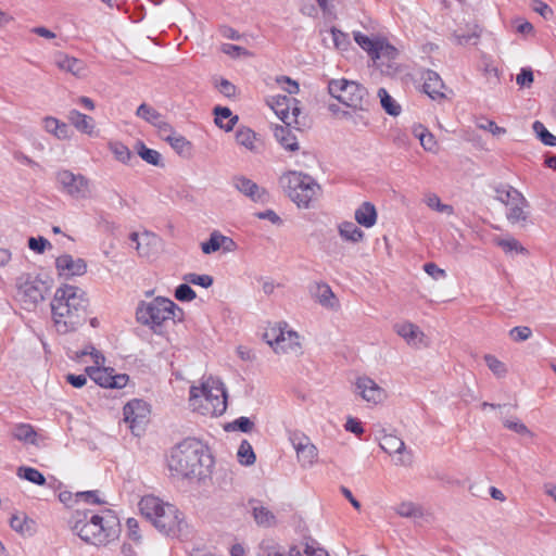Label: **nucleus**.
I'll use <instances>...</instances> for the list:
<instances>
[{"mask_svg": "<svg viewBox=\"0 0 556 556\" xmlns=\"http://www.w3.org/2000/svg\"><path fill=\"white\" fill-rule=\"evenodd\" d=\"M86 292L76 286L64 285L56 289L51 301V313L59 333L75 331L87 318Z\"/></svg>", "mask_w": 556, "mask_h": 556, "instance_id": "1", "label": "nucleus"}, {"mask_svg": "<svg viewBox=\"0 0 556 556\" xmlns=\"http://www.w3.org/2000/svg\"><path fill=\"white\" fill-rule=\"evenodd\" d=\"M71 530L84 542L93 545H105L115 540L119 534V521L117 517L110 516L104 519L99 515H91L88 511H75L70 521Z\"/></svg>", "mask_w": 556, "mask_h": 556, "instance_id": "2", "label": "nucleus"}, {"mask_svg": "<svg viewBox=\"0 0 556 556\" xmlns=\"http://www.w3.org/2000/svg\"><path fill=\"white\" fill-rule=\"evenodd\" d=\"M184 311L172 300L157 296L150 302L141 301L136 309V319L148 326L154 333L161 334L163 324L169 319L181 321Z\"/></svg>", "mask_w": 556, "mask_h": 556, "instance_id": "3", "label": "nucleus"}, {"mask_svg": "<svg viewBox=\"0 0 556 556\" xmlns=\"http://www.w3.org/2000/svg\"><path fill=\"white\" fill-rule=\"evenodd\" d=\"M212 459L202 448L191 444H181L172 451L168 459L170 471L182 477H200L204 475L203 467H208Z\"/></svg>", "mask_w": 556, "mask_h": 556, "instance_id": "4", "label": "nucleus"}, {"mask_svg": "<svg viewBox=\"0 0 556 556\" xmlns=\"http://www.w3.org/2000/svg\"><path fill=\"white\" fill-rule=\"evenodd\" d=\"M279 182L288 197L299 206L308 207L320 189L313 177L299 172L283 174Z\"/></svg>", "mask_w": 556, "mask_h": 556, "instance_id": "5", "label": "nucleus"}, {"mask_svg": "<svg viewBox=\"0 0 556 556\" xmlns=\"http://www.w3.org/2000/svg\"><path fill=\"white\" fill-rule=\"evenodd\" d=\"M329 93L342 104L355 110L366 112L370 105L367 89L361 84L342 79H332L328 84Z\"/></svg>", "mask_w": 556, "mask_h": 556, "instance_id": "6", "label": "nucleus"}, {"mask_svg": "<svg viewBox=\"0 0 556 556\" xmlns=\"http://www.w3.org/2000/svg\"><path fill=\"white\" fill-rule=\"evenodd\" d=\"M203 397L206 402L204 409L206 414L219 416L227 408V392L224 383L218 379L210 378L201 387H191L190 402L192 406L197 405V400Z\"/></svg>", "mask_w": 556, "mask_h": 556, "instance_id": "7", "label": "nucleus"}, {"mask_svg": "<svg viewBox=\"0 0 556 556\" xmlns=\"http://www.w3.org/2000/svg\"><path fill=\"white\" fill-rule=\"evenodd\" d=\"M50 288L49 282L38 275L22 274L16 278V296L27 311L36 308L49 294Z\"/></svg>", "mask_w": 556, "mask_h": 556, "instance_id": "8", "label": "nucleus"}, {"mask_svg": "<svg viewBox=\"0 0 556 556\" xmlns=\"http://www.w3.org/2000/svg\"><path fill=\"white\" fill-rule=\"evenodd\" d=\"M59 190L75 200L92 198V184L89 178L70 169H60L55 174Z\"/></svg>", "mask_w": 556, "mask_h": 556, "instance_id": "9", "label": "nucleus"}, {"mask_svg": "<svg viewBox=\"0 0 556 556\" xmlns=\"http://www.w3.org/2000/svg\"><path fill=\"white\" fill-rule=\"evenodd\" d=\"M123 414L124 420L129 424L131 432L139 435L150 414L149 404L143 400L134 399L124 406Z\"/></svg>", "mask_w": 556, "mask_h": 556, "instance_id": "10", "label": "nucleus"}, {"mask_svg": "<svg viewBox=\"0 0 556 556\" xmlns=\"http://www.w3.org/2000/svg\"><path fill=\"white\" fill-rule=\"evenodd\" d=\"M397 55L396 48L382 39L370 56L382 74L392 75L397 71Z\"/></svg>", "mask_w": 556, "mask_h": 556, "instance_id": "11", "label": "nucleus"}, {"mask_svg": "<svg viewBox=\"0 0 556 556\" xmlns=\"http://www.w3.org/2000/svg\"><path fill=\"white\" fill-rule=\"evenodd\" d=\"M180 515V511L174 505L166 504L152 523L160 532L175 536L181 531L182 518Z\"/></svg>", "mask_w": 556, "mask_h": 556, "instance_id": "12", "label": "nucleus"}, {"mask_svg": "<svg viewBox=\"0 0 556 556\" xmlns=\"http://www.w3.org/2000/svg\"><path fill=\"white\" fill-rule=\"evenodd\" d=\"M232 186L236 190L255 203L265 204L269 202V193L267 190L245 176H233Z\"/></svg>", "mask_w": 556, "mask_h": 556, "instance_id": "13", "label": "nucleus"}, {"mask_svg": "<svg viewBox=\"0 0 556 556\" xmlns=\"http://www.w3.org/2000/svg\"><path fill=\"white\" fill-rule=\"evenodd\" d=\"M379 445L388 454L397 455L395 465L409 466L413 463V453L406 450L405 443L396 435H383Z\"/></svg>", "mask_w": 556, "mask_h": 556, "instance_id": "14", "label": "nucleus"}, {"mask_svg": "<svg viewBox=\"0 0 556 556\" xmlns=\"http://www.w3.org/2000/svg\"><path fill=\"white\" fill-rule=\"evenodd\" d=\"M290 440L302 466L312 465L317 457V448L311 443V440L301 433L292 434Z\"/></svg>", "mask_w": 556, "mask_h": 556, "instance_id": "15", "label": "nucleus"}, {"mask_svg": "<svg viewBox=\"0 0 556 556\" xmlns=\"http://www.w3.org/2000/svg\"><path fill=\"white\" fill-rule=\"evenodd\" d=\"M55 267L60 276L66 278L73 276H81L87 270V264L83 258H73L70 254H63L55 261Z\"/></svg>", "mask_w": 556, "mask_h": 556, "instance_id": "16", "label": "nucleus"}, {"mask_svg": "<svg viewBox=\"0 0 556 556\" xmlns=\"http://www.w3.org/2000/svg\"><path fill=\"white\" fill-rule=\"evenodd\" d=\"M355 387L356 392L367 402L377 404L384 397V390L368 377L358 378Z\"/></svg>", "mask_w": 556, "mask_h": 556, "instance_id": "17", "label": "nucleus"}, {"mask_svg": "<svg viewBox=\"0 0 556 556\" xmlns=\"http://www.w3.org/2000/svg\"><path fill=\"white\" fill-rule=\"evenodd\" d=\"M422 79H424V86H422L424 91L432 100L441 101L446 98L445 93L442 91L445 88V85L437 72L427 70L422 74Z\"/></svg>", "mask_w": 556, "mask_h": 556, "instance_id": "18", "label": "nucleus"}, {"mask_svg": "<svg viewBox=\"0 0 556 556\" xmlns=\"http://www.w3.org/2000/svg\"><path fill=\"white\" fill-rule=\"evenodd\" d=\"M275 114L288 126H291L290 109L294 98L285 94H278L267 101Z\"/></svg>", "mask_w": 556, "mask_h": 556, "instance_id": "19", "label": "nucleus"}, {"mask_svg": "<svg viewBox=\"0 0 556 556\" xmlns=\"http://www.w3.org/2000/svg\"><path fill=\"white\" fill-rule=\"evenodd\" d=\"M167 503H163L159 497L153 495L143 496L139 502L141 515L153 522L160 516Z\"/></svg>", "mask_w": 556, "mask_h": 556, "instance_id": "20", "label": "nucleus"}, {"mask_svg": "<svg viewBox=\"0 0 556 556\" xmlns=\"http://www.w3.org/2000/svg\"><path fill=\"white\" fill-rule=\"evenodd\" d=\"M55 65L67 73L76 77H83L85 75V63L76 58L68 56L63 53H59L55 58Z\"/></svg>", "mask_w": 556, "mask_h": 556, "instance_id": "21", "label": "nucleus"}, {"mask_svg": "<svg viewBox=\"0 0 556 556\" xmlns=\"http://www.w3.org/2000/svg\"><path fill=\"white\" fill-rule=\"evenodd\" d=\"M274 136L276 140L288 151L294 152L299 150V142L295 135L290 129V126L285 124L276 125L274 128Z\"/></svg>", "mask_w": 556, "mask_h": 556, "instance_id": "22", "label": "nucleus"}, {"mask_svg": "<svg viewBox=\"0 0 556 556\" xmlns=\"http://www.w3.org/2000/svg\"><path fill=\"white\" fill-rule=\"evenodd\" d=\"M215 124L225 131H231L239 121L238 115H233L227 106L217 105L213 110Z\"/></svg>", "mask_w": 556, "mask_h": 556, "instance_id": "23", "label": "nucleus"}, {"mask_svg": "<svg viewBox=\"0 0 556 556\" xmlns=\"http://www.w3.org/2000/svg\"><path fill=\"white\" fill-rule=\"evenodd\" d=\"M355 220L363 227L370 228L377 222V211L372 203L363 202L355 211Z\"/></svg>", "mask_w": 556, "mask_h": 556, "instance_id": "24", "label": "nucleus"}, {"mask_svg": "<svg viewBox=\"0 0 556 556\" xmlns=\"http://www.w3.org/2000/svg\"><path fill=\"white\" fill-rule=\"evenodd\" d=\"M236 141L239 146L244 147L251 152H256L257 135L254 130L247 126H239L235 134Z\"/></svg>", "mask_w": 556, "mask_h": 556, "instance_id": "25", "label": "nucleus"}, {"mask_svg": "<svg viewBox=\"0 0 556 556\" xmlns=\"http://www.w3.org/2000/svg\"><path fill=\"white\" fill-rule=\"evenodd\" d=\"M67 118L71 122V124L74 125L75 128L79 131L87 135L92 134L94 124L93 119L90 116L85 115L77 110H72L68 112Z\"/></svg>", "mask_w": 556, "mask_h": 556, "instance_id": "26", "label": "nucleus"}, {"mask_svg": "<svg viewBox=\"0 0 556 556\" xmlns=\"http://www.w3.org/2000/svg\"><path fill=\"white\" fill-rule=\"evenodd\" d=\"M86 372L96 384L103 388H111V380L114 372L113 368L89 366L86 368Z\"/></svg>", "mask_w": 556, "mask_h": 556, "instance_id": "27", "label": "nucleus"}, {"mask_svg": "<svg viewBox=\"0 0 556 556\" xmlns=\"http://www.w3.org/2000/svg\"><path fill=\"white\" fill-rule=\"evenodd\" d=\"M395 332L405 339L408 344L415 345L417 341L424 336L419 327L412 323L396 324L394 326Z\"/></svg>", "mask_w": 556, "mask_h": 556, "instance_id": "28", "label": "nucleus"}, {"mask_svg": "<svg viewBox=\"0 0 556 556\" xmlns=\"http://www.w3.org/2000/svg\"><path fill=\"white\" fill-rule=\"evenodd\" d=\"M12 435L14 437V439L21 442L30 443L36 446L39 445L37 441L38 434L35 431L34 427L28 424L16 425L13 428Z\"/></svg>", "mask_w": 556, "mask_h": 556, "instance_id": "29", "label": "nucleus"}, {"mask_svg": "<svg viewBox=\"0 0 556 556\" xmlns=\"http://www.w3.org/2000/svg\"><path fill=\"white\" fill-rule=\"evenodd\" d=\"M496 199L503 204L509 206L516 201H525L521 192L508 185H501L495 188Z\"/></svg>", "mask_w": 556, "mask_h": 556, "instance_id": "30", "label": "nucleus"}, {"mask_svg": "<svg viewBox=\"0 0 556 556\" xmlns=\"http://www.w3.org/2000/svg\"><path fill=\"white\" fill-rule=\"evenodd\" d=\"M224 243H229V245H235L232 239L223 236L218 231H213L210 236V239L201 244L202 252L204 254H211L220 249Z\"/></svg>", "mask_w": 556, "mask_h": 556, "instance_id": "31", "label": "nucleus"}, {"mask_svg": "<svg viewBox=\"0 0 556 556\" xmlns=\"http://www.w3.org/2000/svg\"><path fill=\"white\" fill-rule=\"evenodd\" d=\"M339 233L344 240L353 243L363 241L365 237L364 231L352 222L341 223L339 225Z\"/></svg>", "mask_w": 556, "mask_h": 556, "instance_id": "32", "label": "nucleus"}, {"mask_svg": "<svg viewBox=\"0 0 556 556\" xmlns=\"http://www.w3.org/2000/svg\"><path fill=\"white\" fill-rule=\"evenodd\" d=\"M264 339L274 349L276 353L286 351V348L281 343L286 342V333L281 327L271 328L269 331L264 333Z\"/></svg>", "mask_w": 556, "mask_h": 556, "instance_id": "33", "label": "nucleus"}, {"mask_svg": "<svg viewBox=\"0 0 556 556\" xmlns=\"http://www.w3.org/2000/svg\"><path fill=\"white\" fill-rule=\"evenodd\" d=\"M528 205L529 204L526 199H525V201H516L513 204H510L509 212L506 214L508 222L510 224H518L521 222H527L528 213L523 208Z\"/></svg>", "mask_w": 556, "mask_h": 556, "instance_id": "34", "label": "nucleus"}, {"mask_svg": "<svg viewBox=\"0 0 556 556\" xmlns=\"http://www.w3.org/2000/svg\"><path fill=\"white\" fill-rule=\"evenodd\" d=\"M136 115L154 127L163 121L161 113L147 103H142L138 106Z\"/></svg>", "mask_w": 556, "mask_h": 556, "instance_id": "35", "label": "nucleus"}, {"mask_svg": "<svg viewBox=\"0 0 556 556\" xmlns=\"http://www.w3.org/2000/svg\"><path fill=\"white\" fill-rule=\"evenodd\" d=\"M378 97L382 109L391 116H397L401 113V105L389 94L384 88L378 90Z\"/></svg>", "mask_w": 556, "mask_h": 556, "instance_id": "36", "label": "nucleus"}, {"mask_svg": "<svg viewBox=\"0 0 556 556\" xmlns=\"http://www.w3.org/2000/svg\"><path fill=\"white\" fill-rule=\"evenodd\" d=\"M16 473H17V477H20L21 479H25L34 484H37V485L46 484V477L36 468L21 466L17 468Z\"/></svg>", "mask_w": 556, "mask_h": 556, "instance_id": "37", "label": "nucleus"}, {"mask_svg": "<svg viewBox=\"0 0 556 556\" xmlns=\"http://www.w3.org/2000/svg\"><path fill=\"white\" fill-rule=\"evenodd\" d=\"M137 152L147 163L154 166H163L161 154L156 150L148 148L143 142L139 141L137 143Z\"/></svg>", "mask_w": 556, "mask_h": 556, "instance_id": "38", "label": "nucleus"}, {"mask_svg": "<svg viewBox=\"0 0 556 556\" xmlns=\"http://www.w3.org/2000/svg\"><path fill=\"white\" fill-rule=\"evenodd\" d=\"M167 142L179 155H190L192 144L189 140L186 139V137L176 134L173 138H167Z\"/></svg>", "mask_w": 556, "mask_h": 556, "instance_id": "39", "label": "nucleus"}, {"mask_svg": "<svg viewBox=\"0 0 556 556\" xmlns=\"http://www.w3.org/2000/svg\"><path fill=\"white\" fill-rule=\"evenodd\" d=\"M495 243L507 254L511 252L528 254V250L515 238H496Z\"/></svg>", "mask_w": 556, "mask_h": 556, "instance_id": "40", "label": "nucleus"}, {"mask_svg": "<svg viewBox=\"0 0 556 556\" xmlns=\"http://www.w3.org/2000/svg\"><path fill=\"white\" fill-rule=\"evenodd\" d=\"M395 511L397 515L405 518H420L424 515L421 507L412 502L399 504Z\"/></svg>", "mask_w": 556, "mask_h": 556, "instance_id": "41", "label": "nucleus"}, {"mask_svg": "<svg viewBox=\"0 0 556 556\" xmlns=\"http://www.w3.org/2000/svg\"><path fill=\"white\" fill-rule=\"evenodd\" d=\"M237 456H238L239 463L244 466L253 465L256 459L254 451H253L251 444L247 440H243L241 442V444L238 448Z\"/></svg>", "mask_w": 556, "mask_h": 556, "instance_id": "42", "label": "nucleus"}, {"mask_svg": "<svg viewBox=\"0 0 556 556\" xmlns=\"http://www.w3.org/2000/svg\"><path fill=\"white\" fill-rule=\"evenodd\" d=\"M532 129L545 146L556 147V136L551 134L543 123L535 121L532 125Z\"/></svg>", "mask_w": 556, "mask_h": 556, "instance_id": "43", "label": "nucleus"}, {"mask_svg": "<svg viewBox=\"0 0 556 556\" xmlns=\"http://www.w3.org/2000/svg\"><path fill=\"white\" fill-rule=\"evenodd\" d=\"M354 40L362 49H364L365 51L368 52L369 55H371L382 39H370L368 36L363 35L359 31H355Z\"/></svg>", "mask_w": 556, "mask_h": 556, "instance_id": "44", "label": "nucleus"}, {"mask_svg": "<svg viewBox=\"0 0 556 556\" xmlns=\"http://www.w3.org/2000/svg\"><path fill=\"white\" fill-rule=\"evenodd\" d=\"M110 150L115 159L124 164H127L132 157L130 150L122 142H111Z\"/></svg>", "mask_w": 556, "mask_h": 556, "instance_id": "45", "label": "nucleus"}, {"mask_svg": "<svg viewBox=\"0 0 556 556\" xmlns=\"http://www.w3.org/2000/svg\"><path fill=\"white\" fill-rule=\"evenodd\" d=\"M316 296L318 298V301L323 306L333 307L332 300L334 299V294L327 283L317 285Z\"/></svg>", "mask_w": 556, "mask_h": 556, "instance_id": "46", "label": "nucleus"}, {"mask_svg": "<svg viewBox=\"0 0 556 556\" xmlns=\"http://www.w3.org/2000/svg\"><path fill=\"white\" fill-rule=\"evenodd\" d=\"M182 279L188 282L195 286H200L202 288H210L213 286L214 279L210 275H198L194 273L186 274Z\"/></svg>", "mask_w": 556, "mask_h": 556, "instance_id": "47", "label": "nucleus"}, {"mask_svg": "<svg viewBox=\"0 0 556 556\" xmlns=\"http://www.w3.org/2000/svg\"><path fill=\"white\" fill-rule=\"evenodd\" d=\"M254 428V422L249 418L241 416L226 426V430H236L243 433L251 432Z\"/></svg>", "mask_w": 556, "mask_h": 556, "instance_id": "48", "label": "nucleus"}, {"mask_svg": "<svg viewBox=\"0 0 556 556\" xmlns=\"http://www.w3.org/2000/svg\"><path fill=\"white\" fill-rule=\"evenodd\" d=\"M253 516L260 526H270L275 519V516L263 506L253 507Z\"/></svg>", "mask_w": 556, "mask_h": 556, "instance_id": "49", "label": "nucleus"}, {"mask_svg": "<svg viewBox=\"0 0 556 556\" xmlns=\"http://www.w3.org/2000/svg\"><path fill=\"white\" fill-rule=\"evenodd\" d=\"M484 361L489 367V369L496 375L497 377H503L507 372L506 366L503 362L497 359L495 356L491 354H486L484 356Z\"/></svg>", "mask_w": 556, "mask_h": 556, "instance_id": "50", "label": "nucleus"}, {"mask_svg": "<svg viewBox=\"0 0 556 556\" xmlns=\"http://www.w3.org/2000/svg\"><path fill=\"white\" fill-rule=\"evenodd\" d=\"M197 296L194 290L189 286L188 282L179 285L175 289V298L180 302H190Z\"/></svg>", "mask_w": 556, "mask_h": 556, "instance_id": "51", "label": "nucleus"}, {"mask_svg": "<svg viewBox=\"0 0 556 556\" xmlns=\"http://www.w3.org/2000/svg\"><path fill=\"white\" fill-rule=\"evenodd\" d=\"M533 81V71L530 67H522L516 77V83L521 88H530Z\"/></svg>", "mask_w": 556, "mask_h": 556, "instance_id": "52", "label": "nucleus"}, {"mask_svg": "<svg viewBox=\"0 0 556 556\" xmlns=\"http://www.w3.org/2000/svg\"><path fill=\"white\" fill-rule=\"evenodd\" d=\"M503 425L505 428L518 433V434H529L532 435V432L528 429V427L521 422L519 419H503Z\"/></svg>", "mask_w": 556, "mask_h": 556, "instance_id": "53", "label": "nucleus"}, {"mask_svg": "<svg viewBox=\"0 0 556 556\" xmlns=\"http://www.w3.org/2000/svg\"><path fill=\"white\" fill-rule=\"evenodd\" d=\"M28 521L30 520L26 515L23 517L13 515L10 519V527L18 533H25L29 531Z\"/></svg>", "mask_w": 556, "mask_h": 556, "instance_id": "54", "label": "nucleus"}, {"mask_svg": "<svg viewBox=\"0 0 556 556\" xmlns=\"http://www.w3.org/2000/svg\"><path fill=\"white\" fill-rule=\"evenodd\" d=\"M426 203L429 207L437 210L438 212H441V213L451 214L453 212V207L451 205L441 203L440 198L435 194H430L427 198Z\"/></svg>", "mask_w": 556, "mask_h": 556, "instance_id": "55", "label": "nucleus"}, {"mask_svg": "<svg viewBox=\"0 0 556 556\" xmlns=\"http://www.w3.org/2000/svg\"><path fill=\"white\" fill-rule=\"evenodd\" d=\"M342 117L350 119L354 125H363L367 126L369 124L368 119L365 117L362 111H342Z\"/></svg>", "mask_w": 556, "mask_h": 556, "instance_id": "56", "label": "nucleus"}, {"mask_svg": "<svg viewBox=\"0 0 556 556\" xmlns=\"http://www.w3.org/2000/svg\"><path fill=\"white\" fill-rule=\"evenodd\" d=\"M86 355H91L97 365L103 364L105 361L104 356L98 350H96L92 345H89L86 349L76 352L77 359H80Z\"/></svg>", "mask_w": 556, "mask_h": 556, "instance_id": "57", "label": "nucleus"}, {"mask_svg": "<svg viewBox=\"0 0 556 556\" xmlns=\"http://www.w3.org/2000/svg\"><path fill=\"white\" fill-rule=\"evenodd\" d=\"M532 334V331L527 326H517L510 329L509 336L514 341H525L529 339Z\"/></svg>", "mask_w": 556, "mask_h": 556, "instance_id": "58", "label": "nucleus"}, {"mask_svg": "<svg viewBox=\"0 0 556 556\" xmlns=\"http://www.w3.org/2000/svg\"><path fill=\"white\" fill-rule=\"evenodd\" d=\"M47 247H51V243L43 237L28 239V248L37 253H43Z\"/></svg>", "mask_w": 556, "mask_h": 556, "instance_id": "59", "label": "nucleus"}, {"mask_svg": "<svg viewBox=\"0 0 556 556\" xmlns=\"http://www.w3.org/2000/svg\"><path fill=\"white\" fill-rule=\"evenodd\" d=\"M286 342L281 343L286 348L285 352L296 351L300 348L299 334L293 330L285 331Z\"/></svg>", "mask_w": 556, "mask_h": 556, "instance_id": "60", "label": "nucleus"}, {"mask_svg": "<svg viewBox=\"0 0 556 556\" xmlns=\"http://www.w3.org/2000/svg\"><path fill=\"white\" fill-rule=\"evenodd\" d=\"M531 8L545 20L551 18L553 15L552 9L542 0H532Z\"/></svg>", "mask_w": 556, "mask_h": 556, "instance_id": "61", "label": "nucleus"}, {"mask_svg": "<svg viewBox=\"0 0 556 556\" xmlns=\"http://www.w3.org/2000/svg\"><path fill=\"white\" fill-rule=\"evenodd\" d=\"M332 39L336 48L344 50L349 42L348 35L337 28L331 29Z\"/></svg>", "mask_w": 556, "mask_h": 556, "instance_id": "62", "label": "nucleus"}, {"mask_svg": "<svg viewBox=\"0 0 556 556\" xmlns=\"http://www.w3.org/2000/svg\"><path fill=\"white\" fill-rule=\"evenodd\" d=\"M216 88L227 98H232L236 94V86L225 78L220 79Z\"/></svg>", "mask_w": 556, "mask_h": 556, "instance_id": "63", "label": "nucleus"}, {"mask_svg": "<svg viewBox=\"0 0 556 556\" xmlns=\"http://www.w3.org/2000/svg\"><path fill=\"white\" fill-rule=\"evenodd\" d=\"M424 269H425V271L429 276H431L435 280H439V279L444 278L446 276L445 270L440 268V267H438V265L432 263V262L426 263L424 265Z\"/></svg>", "mask_w": 556, "mask_h": 556, "instance_id": "64", "label": "nucleus"}]
</instances>
